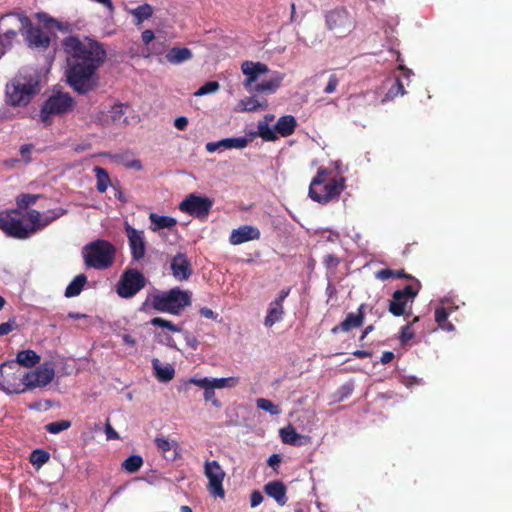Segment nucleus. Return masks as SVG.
<instances>
[{
	"label": "nucleus",
	"mask_w": 512,
	"mask_h": 512,
	"mask_svg": "<svg viewBox=\"0 0 512 512\" xmlns=\"http://www.w3.org/2000/svg\"><path fill=\"white\" fill-rule=\"evenodd\" d=\"M442 306L435 310V320H447V318L459 308L452 298H447L442 301Z\"/></svg>",
	"instance_id": "nucleus-33"
},
{
	"label": "nucleus",
	"mask_w": 512,
	"mask_h": 512,
	"mask_svg": "<svg viewBox=\"0 0 512 512\" xmlns=\"http://www.w3.org/2000/svg\"><path fill=\"white\" fill-rule=\"evenodd\" d=\"M65 210L59 208L49 211L51 215L41 219V214L35 209L26 212L23 217H19V210L15 209L8 213L0 214V229L8 236L16 239H27L39 228L49 225L52 221L65 214Z\"/></svg>",
	"instance_id": "nucleus-2"
},
{
	"label": "nucleus",
	"mask_w": 512,
	"mask_h": 512,
	"mask_svg": "<svg viewBox=\"0 0 512 512\" xmlns=\"http://www.w3.org/2000/svg\"><path fill=\"white\" fill-rule=\"evenodd\" d=\"M290 289H282L277 298L271 302L265 320H280L283 316V302L289 295Z\"/></svg>",
	"instance_id": "nucleus-21"
},
{
	"label": "nucleus",
	"mask_w": 512,
	"mask_h": 512,
	"mask_svg": "<svg viewBox=\"0 0 512 512\" xmlns=\"http://www.w3.org/2000/svg\"><path fill=\"white\" fill-rule=\"evenodd\" d=\"M250 138L249 136L245 137H236V138H225L220 140L222 147L225 149H243L249 144Z\"/></svg>",
	"instance_id": "nucleus-38"
},
{
	"label": "nucleus",
	"mask_w": 512,
	"mask_h": 512,
	"mask_svg": "<svg viewBox=\"0 0 512 512\" xmlns=\"http://www.w3.org/2000/svg\"><path fill=\"white\" fill-rule=\"evenodd\" d=\"M325 20L327 28L339 37L347 35L355 27L353 18L345 8H335L329 11Z\"/></svg>",
	"instance_id": "nucleus-9"
},
{
	"label": "nucleus",
	"mask_w": 512,
	"mask_h": 512,
	"mask_svg": "<svg viewBox=\"0 0 512 512\" xmlns=\"http://www.w3.org/2000/svg\"><path fill=\"white\" fill-rule=\"evenodd\" d=\"M339 84V79L335 74H331L328 80L326 87L324 88V92L327 94L335 92L337 86Z\"/></svg>",
	"instance_id": "nucleus-53"
},
{
	"label": "nucleus",
	"mask_w": 512,
	"mask_h": 512,
	"mask_svg": "<svg viewBox=\"0 0 512 512\" xmlns=\"http://www.w3.org/2000/svg\"><path fill=\"white\" fill-rule=\"evenodd\" d=\"M239 109L243 112H254L257 110H265L268 107L266 99L259 100L255 96L246 97L239 101Z\"/></svg>",
	"instance_id": "nucleus-27"
},
{
	"label": "nucleus",
	"mask_w": 512,
	"mask_h": 512,
	"mask_svg": "<svg viewBox=\"0 0 512 512\" xmlns=\"http://www.w3.org/2000/svg\"><path fill=\"white\" fill-rule=\"evenodd\" d=\"M124 114L125 108L121 103L113 105L109 110V117L113 123L120 122Z\"/></svg>",
	"instance_id": "nucleus-49"
},
{
	"label": "nucleus",
	"mask_w": 512,
	"mask_h": 512,
	"mask_svg": "<svg viewBox=\"0 0 512 512\" xmlns=\"http://www.w3.org/2000/svg\"><path fill=\"white\" fill-rule=\"evenodd\" d=\"M204 475L208 479L207 490L213 497L224 498L225 490L223 481L226 476L225 471L216 460H206L204 463Z\"/></svg>",
	"instance_id": "nucleus-10"
},
{
	"label": "nucleus",
	"mask_w": 512,
	"mask_h": 512,
	"mask_svg": "<svg viewBox=\"0 0 512 512\" xmlns=\"http://www.w3.org/2000/svg\"><path fill=\"white\" fill-rule=\"evenodd\" d=\"M204 399L205 401L211 402L215 407H220V402L215 397V391L214 388H212L211 385H209L206 389H204Z\"/></svg>",
	"instance_id": "nucleus-52"
},
{
	"label": "nucleus",
	"mask_w": 512,
	"mask_h": 512,
	"mask_svg": "<svg viewBox=\"0 0 512 512\" xmlns=\"http://www.w3.org/2000/svg\"><path fill=\"white\" fill-rule=\"evenodd\" d=\"M114 161L123 165L127 169L141 171L143 165L138 159H130L127 154H118L113 157Z\"/></svg>",
	"instance_id": "nucleus-39"
},
{
	"label": "nucleus",
	"mask_w": 512,
	"mask_h": 512,
	"mask_svg": "<svg viewBox=\"0 0 512 512\" xmlns=\"http://www.w3.org/2000/svg\"><path fill=\"white\" fill-rule=\"evenodd\" d=\"M173 277L178 281L187 280L193 273L190 260L184 253H177L170 264Z\"/></svg>",
	"instance_id": "nucleus-19"
},
{
	"label": "nucleus",
	"mask_w": 512,
	"mask_h": 512,
	"mask_svg": "<svg viewBox=\"0 0 512 512\" xmlns=\"http://www.w3.org/2000/svg\"><path fill=\"white\" fill-rule=\"evenodd\" d=\"M363 322H340L339 325L332 329L333 333L338 332H352L353 330H361L359 341L363 342L366 336L374 330L373 325H369L362 329Z\"/></svg>",
	"instance_id": "nucleus-23"
},
{
	"label": "nucleus",
	"mask_w": 512,
	"mask_h": 512,
	"mask_svg": "<svg viewBox=\"0 0 512 512\" xmlns=\"http://www.w3.org/2000/svg\"><path fill=\"white\" fill-rule=\"evenodd\" d=\"M124 228L128 239L131 257L134 261H140L144 258L146 253L144 231L135 229L127 222L125 223Z\"/></svg>",
	"instance_id": "nucleus-16"
},
{
	"label": "nucleus",
	"mask_w": 512,
	"mask_h": 512,
	"mask_svg": "<svg viewBox=\"0 0 512 512\" xmlns=\"http://www.w3.org/2000/svg\"><path fill=\"white\" fill-rule=\"evenodd\" d=\"M142 465V457L140 455L134 454L123 461L122 468L129 473H135L142 467Z\"/></svg>",
	"instance_id": "nucleus-40"
},
{
	"label": "nucleus",
	"mask_w": 512,
	"mask_h": 512,
	"mask_svg": "<svg viewBox=\"0 0 512 512\" xmlns=\"http://www.w3.org/2000/svg\"><path fill=\"white\" fill-rule=\"evenodd\" d=\"M241 70L246 76L243 85L247 90H253L252 84L255 83L258 78L266 74L269 68L266 64L261 62L244 61L241 65Z\"/></svg>",
	"instance_id": "nucleus-17"
},
{
	"label": "nucleus",
	"mask_w": 512,
	"mask_h": 512,
	"mask_svg": "<svg viewBox=\"0 0 512 512\" xmlns=\"http://www.w3.org/2000/svg\"><path fill=\"white\" fill-rule=\"evenodd\" d=\"M154 325H159L162 328H167L173 332H179L181 330V326L178 324H174L173 322H151Z\"/></svg>",
	"instance_id": "nucleus-57"
},
{
	"label": "nucleus",
	"mask_w": 512,
	"mask_h": 512,
	"mask_svg": "<svg viewBox=\"0 0 512 512\" xmlns=\"http://www.w3.org/2000/svg\"><path fill=\"white\" fill-rule=\"evenodd\" d=\"M87 282L85 274L77 275L66 287L65 296L68 298L78 296Z\"/></svg>",
	"instance_id": "nucleus-34"
},
{
	"label": "nucleus",
	"mask_w": 512,
	"mask_h": 512,
	"mask_svg": "<svg viewBox=\"0 0 512 512\" xmlns=\"http://www.w3.org/2000/svg\"><path fill=\"white\" fill-rule=\"evenodd\" d=\"M105 433H106V437L108 440L119 439V434L113 429V427L110 425L109 421L106 422Z\"/></svg>",
	"instance_id": "nucleus-59"
},
{
	"label": "nucleus",
	"mask_w": 512,
	"mask_h": 512,
	"mask_svg": "<svg viewBox=\"0 0 512 512\" xmlns=\"http://www.w3.org/2000/svg\"><path fill=\"white\" fill-rule=\"evenodd\" d=\"M152 367L155 372V376L160 382H169L174 378L175 370L172 365L167 364L162 366L158 358L152 359Z\"/></svg>",
	"instance_id": "nucleus-26"
},
{
	"label": "nucleus",
	"mask_w": 512,
	"mask_h": 512,
	"mask_svg": "<svg viewBox=\"0 0 512 512\" xmlns=\"http://www.w3.org/2000/svg\"><path fill=\"white\" fill-rule=\"evenodd\" d=\"M66 54V77L69 86L78 94L93 91L99 83L98 69L106 60V50L99 41L89 37L67 36L62 40Z\"/></svg>",
	"instance_id": "nucleus-1"
},
{
	"label": "nucleus",
	"mask_w": 512,
	"mask_h": 512,
	"mask_svg": "<svg viewBox=\"0 0 512 512\" xmlns=\"http://www.w3.org/2000/svg\"><path fill=\"white\" fill-rule=\"evenodd\" d=\"M282 80L283 76L278 74L268 80H263L261 83L256 84L253 87V91L258 93L272 94L279 88Z\"/></svg>",
	"instance_id": "nucleus-30"
},
{
	"label": "nucleus",
	"mask_w": 512,
	"mask_h": 512,
	"mask_svg": "<svg viewBox=\"0 0 512 512\" xmlns=\"http://www.w3.org/2000/svg\"><path fill=\"white\" fill-rule=\"evenodd\" d=\"M149 219L151 221V230L157 231L164 228H172L177 224V220L170 216H161L156 213H151L149 215Z\"/></svg>",
	"instance_id": "nucleus-32"
},
{
	"label": "nucleus",
	"mask_w": 512,
	"mask_h": 512,
	"mask_svg": "<svg viewBox=\"0 0 512 512\" xmlns=\"http://www.w3.org/2000/svg\"><path fill=\"white\" fill-rule=\"evenodd\" d=\"M54 376V363L46 361L35 370L26 372L23 375L24 386H26V390L36 387H45L52 382Z\"/></svg>",
	"instance_id": "nucleus-12"
},
{
	"label": "nucleus",
	"mask_w": 512,
	"mask_h": 512,
	"mask_svg": "<svg viewBox=\"0 0 512 512\" xmlns=\"http://www.w3.org/2000/svg\"><path fill=\"white\" fill-rule=\"evenodd\" d=\"M38 197L39 195L21 194L16 199L17 206L19 209H27L36 202Z\"/></svg>",
	"instance_id": "nucleus-47"
},
{
	"label": "nucleus",
	"mask_w": 512,
	"mask_h": 512,
	"mask_svg": "<svg viewBox=\"0 0 512 512\" xmlns=\"http://www.w3.org/2000/svg\"><path fill=\"white\" fill-rule=\"evenodd\" d=\"M132 14L138 20V23L143 22L146 19H149L153 14V8L150 4L145 3L132 11Z\"/></svg>",
	"instance_id": "nucleus-41"
},
{
	"label": "nucleus",
	"mask_w": 512,
	"mask_h": 512,
	"mask_svg": "<svg viewBox=\"0 0 512 512\" xmlns=\"http://www.w3.org/2000/svg\"><path fill=\"white\" fill-rule=\"evenodd\" d=\"M189 383L194 384L202 389H206L210 384V378H191Z\"/></svg>",
	"instance_id": "nucleus-56"
},
{
	"label": "nucleus",
	"mask_w": 512,
	"mask_h": 512,
	"mask_svg": "<svg viewBox=\"0 0 512 512\" xmlns=\"http://www.w3.org/2000/svg\"><path fill=\"white\" fill-rule=\"evenodd\" d=\"M296 126L297 121L294 116L284 115L278 119L275 125V131L282 137H288L294 133Z\"/></svg>",
	"instance_id": "nucleus-25"
},
{
	"label": "nucleus",
	"mask_w": 512,
	"mask_h": 512,
	"mask_svg": "<svg viewBox=\"0 0 512 512\" xmlns=\"http://www.w3.org/2000/svg\"><path fill=\"white\" fill-rule=\"evenodd\" d=\"M220 85L217 81H208L201 86L195 93V96H204L207 94L215 93L219 89Z\"/></svg>",
	"instance_id": "nucleus-48"
},
{
	"label": "nucleus",
	"mask_w": 512,
	"mask_h": 512,
	"mask_svg": "<svg viewBox=\"0 0 512 512\" xmlns=\"http://www.w3.org/2000/svg\"><path fill=\"white\" fill-rule=\"evenodd\" d=\"M83 259L88 268L105 270L110 268L116 257V247L109 241L97 239L83 247Z\"/></svg>",
	"instance_id": "nucleus-5"
},
{
	"label": "nucleus",
	"mask_w": 512,
	"mask_h": 512,
	"mask_svg": "<svg viewBox=\"0 0 512 512\" xmlns=\"http://www.w3.org/2000/svg\"><path fill=\"white\" fill-rule=\"evenodd\" d=\"M367 308L366 305L362 304L359 309H358V312L357 314H353V313H350L347 315L346 319L345 320H348V321H353V320H363L364 317H365V309Z\"/></svg>",
	"instance_id": "nucleus-54"
},
{
	"label": "nucleus",
	"mask_w": 512,
	"mask_h": 512,
	"mask_svg": "<svg viewBox=\"0 0 512 512\" xmlns=\"http://www.w3.org/2000/svg\"><path fill=\"white\" fill-rule=\"evenodd\" d=\"M145 286V278L141 272L136 269L126 270L118 283L117 293L123 298L134 296Z\"/></svg>",
	"instance_id": "nucleus-13"
},
{
	"label": "nucleus",
	"mask_w": 512,
	"mask_h": 512,
	"mask_svg": "<svg viewBox=\"0 0 512 512\" xmlns=\"http://www.w3.org/2000/svg\"><path fill=\"white\" fill-rule=\"evenodd\" d=\"M188 125V119L185 116L177 117L174 121V126L179 130H184Z\"/></svg>",
	"instance_id": "nucleus-62"
},
{
	"label": "nucleus",
	"mask_w": 512,
	"mask_h": 512,
	"mask_svg": "<svg viewBox=\"0 0 512 512\" xmlns=\"http://www.w3.org/2000/svg\"><path fill=\"white\" fill-rule=\"evenodd\" d=\"M50 459V454L44 449H35L31 452L29 460L30 463L36 468H41Z\"/></svg>",
	"instance_id": "nucleus-37"
},
{
	"label": "nucleus",
	"mask_w": 512,
	"mask_h": 512,
	"mask_svg": "<svg viewBox=\"0 0 512 512\" xmlns=\"http://www.w3.org/2000/svg\"><path fill=\"white\" fill-rule=\"evenodd\" d=\"M420 287L421 284L419 280H415V283L406 285L403 289L396 290L388 304L389 312L396 317L405 316L407 307L413 303ZM386 308L387 306L384 303H377L370 308L371 315L381 317L380 311L385 312Z\"/></svg>",
	"instance_id": "nucleus-6"
},
{
	"label": "nucleus",
	"mask_w": 512,
	"mask_h": 512,
	"mask_svg": "<svg viewBox=\"0 0 512 512\" xmlns=\"http://www.w3.org/2000/svg\"><path fill=\"white\" fill-rule=\"evenodd\" d=\"M257 128V132L251 131L248 133L250 141L254 140L257 136L261 137L264 141H275L278 139L276 131L269 126L267 121H260Z\"/></svg>",
	"instance_id": "nucleus-28"
},
{
	"label": "nucleus",
	"mask_w": 512,
	"mask_h": 512,
	"mask_svg": "<svg viewBox=\"0 0 512 512\" xmlns=\"http://www.w3.org/2000/svg\"><path fill=\"white\" fill-rule=\"evenodd\" d=\"M150 301L151 306L157 311L179 315L186 306L191 304V296L187 291L174 288L168 292L153 295Z\"/></svg>",
	"instance_id": "nucleus-7"
},
{
	"label": "nucleus",
	"mask_w": 512,
	"mask_h": 512,
	"mask_svg": "<svg viewBox=\"0 0 512 512\" xmlns=\"http://www.w3.org/2000/svg\"><path fill=\"white\" fill-rule=\"evenodd\" d=\"M415 332L411 324L405 325L400 331V342L402 345H406L411 339L414 338Z\"/></svg>",
	"instance_id": "nucleus-51"
},
{
	"label": "nucleus",
	"mask_w": 512,
	"mask_h": 512,
	"mask_svg": "<svg viewBox=\"0 0 512 512\" xmlns=\"http://www.w3.org/2000/svg\"><path fill=\"white\" fill-rule=\"evenodd\" d=\"M406 92L404 90L403 83L400 81V79H396L394 84L389 88L388 92L386 93L383 102L388 100H393L395 97L399 95H404Z\"/></svg>",
	"instance_id": "nucleus-42"
},
{
	"label": "nucleus",
	"mask_w": 512,
	"mask_h": 512,
	"mask_svg": "<svg viewBox=\"0 0 512 512\" xmlns=\"http://www.w3.org/2000/svg\"><path fill=\"white\" fill-rule=\"evenodd\" d=\"M30 25V19L23 13L10 12L0 17V32L17 37Z\"/></svg>",
	"instance_id": "nucleus-14"
},
{
	"label": "nucleus",
	"mask_w": 512,
	"mask_h": 512,
	"mask_svg": "<svg viewBox=\"0 0 512 512\" xmlns=\"http://www.w3.org/2000/svg\"><path fill=\"white\" fill-rule=\"evenodd\" d=\"M262 501H263V496L260 491L255 490L251 493V496H250L251 507H256V506L260 505Z\"/></svg>",
	"instance_id": "nucleus-58"
},
{
	"label": "nucleus",
	"mask_w": 512,
	"mask_h": 512,
	"mask_svg": "<svg viewBox=\"0 0 512 512\" xmlns=\"http://www.w3.org/2000/svg\"><path fill=\"white\" fill-rule=\"evenodd\" d=\"M22 35L30 47L45 50L50 45V37L40 27L33 26L31 21Z\"/></svg>",
	"instance_id": "nucleus-18"
},
{
	"label": "nucleus",
	"mask_w": 512,
	"mask_h": 512,
	"mask_svg": "<svg viewBox=\"0 0 512 512\" xmlns=\"http://www.w3.org/2000/svg\"><path fill=\"white\" fill-rule=\"evenodd\" d=\"M282 441L289 445L304 446L310 443V437L307 435L299 434L294 428L281 429Z\"/></svg>",
	"instance_id": "nucleus-24"
},
{
	"label": "nucleus",
	"mask_w": 512,
	"mask_h": 512,
	"mask_svg": "<svg viewBox=\"0 0 512 512\" xmlns=\"http://www.w3.org/2000/svg\"><path fill=\"white\" fill-rule=\"evenodd\" d=\"M192 58L190 49L183 47H173L166 54V60L172 64H180Z\"/></svg>",
	"instance_id": "nucleus-29"
},
{
	"label": "nucleus",
	"mask_w": 512,
	"mask_h": 512,
	"mask_svg": "<svg viewBox=\"0 0 512 512\" xmlns=\"http://www.w3.org/2000/svg\"><path fill=\"white\" fill-rule=\"evenodd\" d=\"M394 353L391 352V351H385L382 353V356H381V363L382 364H388L390 363L393 359H394Z\"/></svg>",
	"instance_id": "nucleus-64"
},
{
	"label": "nucleus",
	"mask_w": 512,
	"mask_h": 512,
	"mask_svg": "<svg viewBox=\"0 0 512 512\" xmlns=\"http://www.w3.org/2000/svg\"><path fill=\"white\" fill-rule=\"evenodd\" d=\"M17 37L0 32V58L10 49Z\"/></svg>",
	"instance_id": "nucleus-45"
},
{
	"label": "nucleus",
	"mask_w": 512,
	"mask_h": 512,
	"mask_svg": "<svg viewBox=\"0 0 512 512\" xmlns=\"http://www.w3.org/2000/svg\"><path fill=\"white\" fill-rule=\"evenodd\" d=\"M41 76L36 70L19 72L6 85L7 103L11 106H26L40 92Z\"/></svg>",
	"instance_id": "nucleus-3"
},
{
	"label": "nucleus",
	"mask_w": 512,
	"mask_h": 512,
	"mask_svg": "<svg viewBox=\"0 0 512 512\" xmlns=\"http://www.w3.org/2000/svg\"><path fill=\"white\" fill-rule=\"evenodd\" d=\"M142 41L145 43V44H149L154 38H155V35H154V32L152 30H145L142 32Z\"/></svg>",
	"instance_id": "nucleus-63"
},
{
	"label": "nucleus",
	"mask_w": 512,
	"mask_h": 512,
	"mask_svg": "<svg viewBox=\"0 0 512 512\" xmlns=\"http://www.w3.org/2000/svg\"><path fill=\"white\" fill-rule=\"evenodd\" d=\"M14 328L13 322H2L0 324V336L9 334Z\"/></svg>",
	"instance_id": "nucleus-61"
},
{
	"label": "nucleus",
	"mask_w": 512,
	"mask_h": 512,
	"mask_svg": "<svg viewBox=\"0 0 512 512\" xmlns=\"http://www.w3.org/2000/svg\"><path fill=\"white\" fill-rule=\"evenodd\" d=\"M155 445H156V447L158 448L159 451H161L163 454H166L167 452H169L173 448V446L176 445V443L175 442H170L165 437H157L155 439Z\"/></svg>",
	"instance_id": "nucleus-50"
},
{
	"label": "nucleus",
	"mask_w": 512,
	"mask_h": 512,
	"mask_svg": "<svg viewBox=\"0 0 512 512\" xmlns=\"http://www.w3.org/2000/svg\"><path fill=\"white\" fill-rule=\"evenodd\" d=\"M33 149L32 144H25L20 147V154L25 162L31 161V151Z\"/></svg>",
	"instance_id": "nucleus-55"
},
{
	"label": "nucleus",
	"mask_w": 512,
	"mask_h": 512,
	"mask_svg": "<svg viewBox=\"0 0 512 512\" xmlns=\"http://www.w3.org/2000/svg\"><path fill=\"white\" fill-rule=\"evenodd\" d=\"M95 177H96V188L100 193L106 192L108 186L110 185V177L106 169L96 166L94 168Z\"/></svg>",
	"instance_id": "nucleus-36"
},
{
	"label": "nucleus",
	"mask_w": 512,
	"mask_h": 512,
	"mask_svg": "<svg viewBox=\"0 0 512 512\" xmlns=\"http://www.w3.org/2000/svg\"><path fill=\"white\" fill-rule=\"evenodd\" d=\"M281 463V456L279 454H272L268 460H267V464L272 467L274 470H276V468L279 466V464Z\"/></svg>",
	"instance_id": "nucleus-60"
},
{
	"label": "nucleus",
	"mask_w": 512,
	"mask_h": 512,
	"mask_svg": "<svg viewBox=\"0 0 512 512\" xmlns=\"http://www.w3.org/2000/svg\"><path fill=\"white\" fill-rule=\"evenodd\" d=\"M256 406L258 409L269 412L271 415H277L280 413V409L271 400L265 398H259L256 400Z\"/></svg>",
	"instance_id": "nucleus-43"
},
{
	"label": "nucleus",
	"mask_w": 512,
	"mask_h": 512,
	"mask_svg": "<svg viewBox=\"0 0 512 512\" xmlns=\"http://www.w3.org/2000/svg\"><path fill=\"white\" fill-rule=\"evenodd\" d=\"M13 363H3L0 365V374L3 380H0V390L7 394H20L26 391L23 375L15 372L6 373V368H12Z\"/></svg>",
	"instance_id": "nucleus-15"
},
{
	"label": "nucleus",
	"mask_w": 512,
	"mask_h": 512,
	"mask_svg": "<svg viewBox=\"0 0 512 512\" xmlns=\"http://www.w3.org/2000/svg\"><path fill=\"white\" fill-rule=\"evenodd\" d=\"M212 206L210 198L191 193L179 204V209L199 220H206Z\"/></svg>",
	"instance_id": "nucleus-11"
},
{
	"label": "nucleus",
	"mask_w": 512,
	"mask_h": 512,
	"mask_svg": "<svg viewBox=\"0 0 512 512\" xmlns=\"http://www.w3.org/2000/svg\"><path fill=\"white\" fill-rule=\"evenodd\" d=\"M265 493L275 499L278 504L284 505L287 501L286 498V486L281 481H272L265 485L264 487Z\"/></svg>",
	"instance_id": "nucleus-22"
},
{
	"label": "nucleus",
	"mask_w": 512,
	"mask_h": 512,
	"mask_svg": "<svg viewBox=\"0 0 512 512\" xmlns=\"http://www.w3.org/2000/svg\"><path fill=\"white\" fill-rule=\"evenodd\" d=\"M73 99L68 93H56L51 95L43 104L40 117L45 124H49L52 115H61L70 110Z\"/></svg>",
	"instance_id": "nucleus-8"
},
{
	"label": "nucleus",
	"mask_w": 512,
	"mask_h": 512,
	"mask_svg": "<svg viewBox=\"0 0 512 512\" xmlns=\"http://www.w3.org/2000/svg\"><path fill=\"white\" fill-rule=\"evenodd\" d=\"M237 379L233 377L228 378H213L210 379V384L212 388H225V387H234L237 384Z\"/></svg>",
	"instance_id": "nucleus-46"
},
{
	"label": "nucleus",
	"mask_w": 512,
	"mask_h": 512,
	"mask_svg": "<svg viewBox=\"0 0 512 512\" xmlns=\"http://www.w3.org/2000/svg\"><path fill=\"white\" fill-rule=\"evenodd\" d=\"M260 230L252 225H242L236 229H233L230 236L229 242L232 245H240L242 243L260 239Z\"/></svg>",
	"instance_id": "nucleus-20"
},
{
	"label": "nucleus",
	"mask_w": 512,
	"mask_h": 512,
	"mask_svg": "<svg viewBox=\"0 0 512 512\" xmlns=\"http://www.w3.org/2000/svg\"><path fill=\"white\" fill-rule=\"evenodd\" d=\"M376 278L382 281H386L390 278H405L409 280H417L412 275L407 274L403 269L400 270H391V269H381L376 272Z\"/></svg>",
	"instance_id": "nucleus-35"
},
{
	"label": "nucleus",
	"mask_w": 512,
	"mask_h": 512,
	"mask_svg": "<svg viewBox=\"0 0 512 512\" xmlns=\"http://www.w3.org/2000/svg\"><path fill=\"white\" fill-rule=\"evenodd\" d=\"M71 422L69 420H60L48 423L45 425V429L47 432L51 434H58L68 428H70Z\"/></svg>",
	"instance_id": "nucleus-44"
},
{
	"label": "nucleus",
	"mask_w": 512,
	"mask_h": 512,
	"mask_svg": "<svg viewBox=\"0 0 512 512\" xmlns=\"http://www.w3.org/2000/svg\"><path fill=\"white\" fill-rule=\"evenodd\" d=\"M40 360V356L30 349L19 351L16 355V362L26 368L34 367L39 364Z\"/></svg>",
	"instance_id": "nucleus-31"
},
{
	"label": "nucleus",
	"mask_w": 512,
	"mask_h": 512,
	"mask_svg": "<svg viewBox=\"0 0 512 512\" xmlns=\"http://www.w3.org/2000/svg\"><path fill=\"white\" fill-rule=\"evenodd\" d=\"M330 171L327 168L320 167L313 177L309 186V197L320 204H327L337 199L345 188V179L343 177L332 178L327 182Z\"/></svg>",
	"instance_id": "nucleus-4"
}]
</instances>
